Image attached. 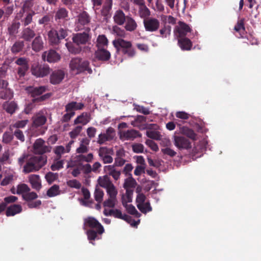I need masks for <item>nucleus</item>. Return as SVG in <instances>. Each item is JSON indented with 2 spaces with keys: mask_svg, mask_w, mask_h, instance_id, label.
<instances>
[{
  "mask_svg": "<svg viewBox=\"0 0 261 261\" xmlns=\"http://www.w3.org/2000/svg\"><path fill=\"white\" fill-rule=\"evenodd\" d=\"M113 44L118 51L121 52L128 57H133L135 55V50L130 41L118 39L113 40Z\"/></svg>",
  "mask_w": 261,
  "mask_h": 261,
  "instance_id": "nucleus-5",
  "label": "nucleus"
},
{
  "mask_svg": "<svg viewBox=\"0 0 261 261\" xmlns=\"http://www.w3.org/2000/svg\"><path fill=\"white\" fill-rule=\"evenodd\" d=\"M183 133L187 137L192 139L193 140H195L196 139L197 135L192 129L184 128L183 129Z\"/></svg>",
  "mask_w": 261,
  "mask_h": 261,
  "instance_id": "nucleus-54",
  "label": "nucleus"
},
{
  "mask_svg": "<svg viewBox=\"0 0 261 261\" xmlns=\"http://www.w3.org/2000/svg\"><path fill=\"white\" fill-rule=\"evenodd\" d=\"M3 107L7 113L11 115L18 109L17 104L14 101L5 102Z\"/></svg>",
  "mask_w": 261,
  "mask_h": 261,
  "instance_id": "nucleus-32",
  "label": "nucleus"
},
{
  "mask_svg": "<svg viewBox=\"0 0 261 261\" xmlns=\"http://www.w3.org/2000/svg\"><path fill=\"white\" fill-rule=\"evenodd\" d=\"M175 146L179 149H188L191 148V143L188 139L181 136H174Z\"/></svg>",
  "mask_w": 261,
  "mask_h": 261,
  "instance_id": "nucleus-14",
  "label": "nucleus"
},
{
  "mask_svg": "<svg viewBox=\"0 0 261 261\" xmlns=\"http://www.w3.org/2000/svg\"><path fill=\"white\" fill-rule=\"evenodd\" d=\"M83 129L82 126H76L72 131L69 133V136L71 138L75 139L80 134L81 132Z\"/></svg>",
  "mask_w": 261,
  "mask_h": 261,
  "instance_id": "nucleus-61",
  "label": "nucleus"
},
{
  "mask_svg": "<svg viewBox=\"0 0 261 261\" xmlns=\"http://www.w3.org/2000/svg\"><path fill=\"white\" fill-rule=\"evenodd\" d=\"M105 216H113L116 218L121 219L123 216L121 211L118 209H111L109 211V214L105 213Z\"/></svg>",
  "mask_w": 261,
  "mask_h": 261,
  "instance_id": "nucleus-48",
  "label": "nucleus"
},
{
  "mask_svg": "<svg viewBox=\"0 0 261 261\" xmlns=\"http://www.w3.org/2000/svg\"><path fill=\"white\" fill-rule=\"evenodd\" d=\"M137 206L138 209L144 214H146L152 211V207L148 201L146 202L144 204H137Z\"/></svg>",
  "mask_w": 261,
  "mask_h": 261,
  "instance_id": "nucleus-45",
  "label": "nucleus"
},
{
  "mask_svg": "<svg viewBox=\"0 0 261 261\" xmlns=\"http://www.w3.org/2000/svg\"><path fill=\"white\" fill-rule=\"evenodd\" d=\"M32 49L35 52H39L44 48V42L42 37L38 35L34 38L31 43Z\"/></svg>",
  "mask_w": 261,
  "mask_h": 261,
  "instance_id": "nucleus-25",
  "label": "nucleus"
},
{
  "mask_svg": "<svg viewBox=\"0 0 261 261\" xmlns=\"http://www.w3.org/2000/svg\"><path fill=\"white\" fill-rule=\"evenodd\" d=\"M47 163L46 155H30L23 166V172L29 173L39 170Z\"/></svg>",
  "mask_w": 261,
  "mask_h": 261,
  "instance_id": "nucleus-2",
  "label": "nucleus"
},
{
  "mask_svg": "<svg viewBox=\"0 0 261 261\" xmlns=\"http://www.w3.org/2000/svg\"><path fill=\"white\" fill-rule=\"evenodd\" d=\"M178 45L182 50H190L192 47V41L187 37L178 38Z\"/></svg>",
  "mask_w": 261,
  "mask_h": 261,
  "instance_id": "nucleus-27",
  "label": "nucleus"
},
{
  "mask_svg": "<svg viewBox=\"0 0 261 261\" xmlns=\"http://www.w3.org/2000/svg\"><path fill=\"white\" fill-rule=\"evenodd\" d=\"M58 178V174L57 173H53L49 172L45 175V179L48 184H51Z\"/></svg>",
  "mask_w": 261,
  "mask_h": 261,
  "instance_id": "nucleus-50",
  "label": "nucleus"
},
{
  "mask_svg": "<svg viewBox=\"0 0 261 261\" xmlns=\"http://www.w3.org/2000/svg\"><path fill=\"white\" fill-rule=\"evenodd\" d=\"M84 105L81 102L71 101L65 106V111L66 112H74V111L82 110Z\"/></svg>",
  "mask_w": 261,
  "mask_h": 261,
  "instance_id": "nucleus-30",
  "label": "nucleus"
},
{
  "mask_svg": "<svg viewBox=\"0 0 261 261\" xmlns=\"http://www.w3.org/2000/svg\"><path fill=\"white\" fill-rule=\"evenodd\" d=\"M113 0H105L100 10V15L106 20L109 19L112 16V9L113 6Z\"/></svg>",
  "mask_w": 261,
  "mask_h": 261,
  "instance_id": "nucleus-15",
  "label": "nucleus"
},
{
  "mask_svg": "<svg viewBox=\"0 0 261 261\" xmlns=\"http://www.w3.org/2000/svg\"><path fill=\"white\" fill-rule=\"evenodd\" d=\"M136 184V180L131 176L125 180L123 187L126 190L129 189L130 188H135Z\"/></svg>",
  "mask_w": 261,
  "mask_h": 261,
  "instance_id": "nucleus-46",
  "label": "nucleus"
},
{
  "mask_svg": "<svg viewBox=\"0 0 261 261\" xmlns=\"http://www.w3.org/2000/svg\"><path fill=\"white\" fill-rule=\"evenodd\" d=\"M123 25L126 31L130 32L135 31L138 28L136 21L130 15H129L126 18L125 23Z\"/></svg>",
  "mask_w": 261,
  "mask_h": 261,
  "instance_id": "nucleus-24",
  "label": "nucleus"
},
{
  "mask_svg": "<svg viewBox=\"0 0 261 261\" xmlns=\"http://www.w3.org/2000/svg\"><path fill=\"white\" fill-rule=\"evenodd\" d=\"M20 26V21L18 17H16L8 24L7 34L10 37L15 38L19 33Z\"/></svg>",
  "mask_w": 261,
  "mask_h": 261,
  "instance_id": "nucleus-12",
  "label": "nucleus"
},
{
  "mask_svg": "<svg viewBox=\"0 0 261 261\" xmlns=\"http://www.w3.org/2000/svg\"><path fill=\"white\" fill-rule=\"evenodd\" d=\"M42 59L49 63H55L61 59V56L56 50L50 49L44 51L42 55Z\"/></svg>",
  "mask_w": 261,
  "mask_h": 261,
  "instance_id": "nucleus-17",
  "label": "nucleus"
},
{
  "mask_svg": "<svg viewBox=\"0 0 261 261\" xmlns=\"http://www.w3.org/2000/svg\"><path fill=\"white\" fill-rule=\"evenodd\" d=\"M36 36V33L33 28L30 27H24L21 32V38L25 41H31Z\"/></svg>",
  "mask_w": 261,
  "mask_h": 261,
  "instance_id": "nucleus-23",
  "label": "nucleus"
},
{
  "mask_svg": "<svg viewBox=\"0 0 261 261\" xmlns=\"http://www.w3.org/2000/svg\"><path fill=\"white\" fill-rule=\"evenodd\" d=\"M192 29L184 21H179L175 27L174 33L177 39L186 37L188 33H191Z\"/></svg>",
  "mask_w": 261,
  "mask_h": 261,
  "instance_id": "nucleus-8",
  "label": "nucleus"
},
{
  "mask_svg": "<svg viewBox=\"0 0 261 261\" xmlns=\"http://www.w3.org/2000/svg\"><path fill=\"white\" fill-rule=\"evenodd\" d=\"M2 90L0 91V98L5 100H10L13 96V93L8 87L1 88Z\"/></svg>",
  "mask_w": 261,
  "mask_h": 261,
  "instance_id": "nucleus-37",
  "label": "nucleus"
},
{
  "mask_svg": "<svg viewBox=\"0 0 261 261\" xmlns=\"http://www.w3.org/2000/svg\"><path fill=\"white\" fill-rule=\"evenodd\" d=\"M69 52L73 55L80 54L82 51V48L80 46L75 45L71 42H68L65 44Z\"/></svg>",
  "mask_w": 261,
  "mask_h": 261,
  "instance_id": "nucleus-38",
  "label": "nucleus"
},
{
  "mask_svg": "<svg viewBox=\"0 0 261 261\" xmlns=\"http://www.w3.org/2000/svg\"><path fill=\"white\" fill-rule=\"evenodd\" d=\"M108 45V40L105 35H99L97 38V48H105Z\"/></svg>",
  "mask_w": 261,
  "mask_h": 261,
  "instance_id": "nucleus-39",
  "label": "nucleus"
},
{
  "mask_svg": "<svg viewBox=\"0 0 261 261\" xmlns=\"http://www.w3.org/2000/svg\"><path fill=\"white\" fill-rule=\"evenodd\" d=\"M24 47L23 40H16L11 47V51L13 54H17L22 51Z\"/></svg>",
  "mask_w": 261,
  "mask_h": 261,
  "instance_id": "nucleus-33",
  "label": "nucleus"
},
{
  "mask_svg": "<svg viewBox=\"0 0 261 261\" xmlns=\"http://www.w3.org/2000/svg\"><path fill=\"white\" fill-rule=\"evenodd\" d=\"M91 115L87 112H83L80 115L78 116L74 120V124H82L86 125L91 120Z\"/></svg>",
  "mask_w": 261,
  "mask_h": 261,
  "instance_id": "nucleus-29",
  "label": "nucleus"
},
{
  "mask_svg": "<svg viewBox=\"0 0 261 261\" xmlns=\"http://www.w3.org/2000/svg\"><path fill=\"white\" fill-rule=\"evenodd\" d=\"M34 14V12L28 13L26 16L22 19L21 21L24 27H26L32 23L33 21V16Z\"/></svg>",
  "mask_w": 261,
  "mask_h": 261,
  "instance_id": "nucleus-47",
  "label": "nucleus"
},
{
  "mask_svg": "<svg viewBox=\"0 0 261 261\" xmlns=\"http://www.w3.org/2000/svg\"><path fill=\"white\" fill-rule=\"evenodd\" d=\"M68 32L66 27L59 24L55 28H52L47 34L49 44L53 46L59 45L61 40L68 36Z\"/></svg>",
  "mask_w": 261,
  "mask_h": 261,
  "instance_id": "nucleus-3",
  "label": "nucleus"
},
{
  "mask_svg": "<svg viewBox=\"0 0 261 261\" xmlns=\"http://www.w3.org/2000/svg\"><path fill=\"white\" fill-rule=\"evenodd\" d=\"M60 193L59 186L57 185H54L47 190L46 194L49 197H52L59 195Z\"/></svg>",
  "mask_w": 261,
  "mask_h": 261,
  "instance_id": "nucleus-42",
  "label": "nucleus"
},
{
  "mask_svg": "<svg viewBox=\"0 0 261 261\" xmlns=\"http://www.w3.org/2000/svg\"><path fill=\"white\" fill-rule=\"evenodd\" d=\"M65 152V147L61 145L56 146L54 150V153L57 155L58 159H60L61 158L62 154Z\"/></svg>",
  "mask_w": 261,
  "mask_h": 261,
  "instance_id": "nucleus-62",
  "label": "nucleus"
},
{
  "mask_svg": "<svg viewBox=\"0 0 261 261\" xmlns=\"http://www.w3.org/2000/svg\"><path fill=\"white\" fill-rule=\"evenodd\" d=\"M69 67L71 70L75 72L76 74L85 71H87L89 74L92 73V70L90 67L89 62L81 58H72L70 62Z\"/></svg>",
  "mask_w": 261,
  "mask_h": 261,
  "instance_id": "nucleus-4",
  "label": "nucleus"
},
{
  "mask_svg": "<svg viewBox=\"0 0 261 261\" xmlns=\"http://www.w3.org/2000/svg\"><path fill=\"white\" fill-rule=\"evenodd\" d=\"M98 155L100 159H102L104 156L108 154H112L113 150L112 148H110L107 147H100L98 150Z\"/></svg>",
  "mask_w": 261,
  "mask_h": 261,
  "instance_id": "nucleus-44",
  "label": "nucleus"
},
{
  "mask_svg": "<svg viewBox=\"0 0 261 261\" xmlns=\"http://www.w3.org/2000/svg\"><path fill=\"white\" fill-rule=\"evenodd\" d=\"M125 208L127 212L132 215H134L136 217L139 218L140 217L141 214L137 211L135 207L132 204H128L127 203L123 205Z\"/></svg>",
  "mask_w": 261,
  "mask_h": 261,
  "instance_id": "nucleus-43",
  "label": "nucleus"
},
{
  "mask_svg": "<svg viewBox=\"0 0 261 261\" xmlns=\"http://www.w3.org/2000/svg\"><path fill=\"white\" fill-rule=\"evenodd\" d=\"M138 6H139L138 10L139 16L141 18L144 19V20L149 18V16L150 15V11L145 5V3Z\"/></svg>",
  "mask_w": 261,
  "mask_h": 261,
  "instance_id": "nucleus-36",
  "label": "nucleus"
},
{
  "mask_svg": "<svg viewBox=\"0 0 261 261\" xmlns=\"http://www.w3.org/2000/svg\"><path fill=\"white\" fill-rule=\"evenodd\" d=\"M13 135L14 136H15L16 138L19 140L21 142H24L25 136L22 131L20 129H15V130L13 132Z\"/></svg>",
  "mask_w": 261,
  "mask_h": 261,
  "instance_id": "nucleus-58",
  "label": "nucleus"
},
{
  "mask_svg": "<svg viewBox=\"0 0 261 261\" xmlns=\"http://www.w3.org/2000/svg\"><path fill=\"white\" fill-rule=\"evenodd\" d=\"M47 87L44 86L39 87L30 86L27 88L28 92L33 97L41 95L46 91Z\"/></svg>",
  "mask_w": 261,
  "mask_h": 261,
  "instance_id": "nucleus-26",
  "label": "nucleus"
},
{
  "mask_svg": "<svg viewBox=\"0 0 261 261\" xmlns=\"http://www.w3.org/2000/svg\"><path fill=\"white\" fill-rule=\"evenodd\" d=\"M91 17L89 13L83 11L77 16L75 22L76 27L78 31L85 30L88 32H90V28L88 27L91 22Z\"/></svg>",
  "mask_w": 261,
  "mask_h": 261,
  "instance_id": "nucleus-6",
  "label": "nucleus"
},
{
  "mask_svg": "<svg viewBox=\"0 0 261 261\" xmlns=\"http://www.w3.org/2000/svg\"><path fill=\"white\" fill-rule=\"evenodd\" d=\"M22 211V207L19 204H14L7 207L6 215L7 217L13 216Z\"/></svg>",
  "mask_w": 261,
  "mask_h": 261,
  "instance_id": "nucleus-31",
  "label": "nucleus"
},
{
  "mask_svg": "<svg viewBox=\"0 0 261 261\" xmlns=\"http://www.w3.org/2000/svg\"><path fill=\"white\" fill-rule=\"evenodd\" d=\"M133 191L130 189H126L125 195H123L121 198L122 204L124 205L132 201Z\"/></svg>",
  "mask_w": 261,
  "mask_h": 261,
  "instance_id": "nucleus-40",
  "label": "nucleus"
},
{
  "mask_svg": "<svg viewBox=\"0 0 261 261\" xmlns=\"http://www.w3.org/2000/svg\"><path fill=\"white\" fill-rule=\"evenodd\" d=\"M128 15H126L122 9H119L115 11L113 18L115 24L123 25Z\"/></svg>",
  "mask_w": 261,
  "mask_h": 261,
  "instance_id": "nucleus-20",
  "label": "nucleus"
},
{
  "mask_svg": "<svg viewBox=\"0 0 261 261\" xmlns=\"http://www.w3.org/2000/svg\"><path fill=\"white\" fill-rule=\"evenodd\" d=\"M146 136L151 139L159 140L160 139L161 135L159 132L154 130H147Z\"/></svg>",
  "mask_w": 261,
  "mask_h": 261,
  "instance_id": "nucleus-60",
  "label": "nucleus"
},
{
  "mask_svg": "<svg viewBox=\"0 0 261 261\" xmlns=\"http://www.w3.org/2000/svg\"><path fill=\"white\" fill-rule=\"evenodd\" d=\"M234 30L236 32H239L240 34L244 33L245 31V29L244 26V20L243 19L238 20L237 24L234 26Z\"/></svg>",
  "mask_w": 261,
  "mask_h": 261,
  "instance_id": "nucleus-49",
  "label": "nucleus"
},
{
  "mask_svg": "<svg viewBox=\"0 0 261 261\" xmlns=\"http://www.w3.org/2000/svg\"><path fill=\"white\" fill-rule=\"evenodd\" d=\"M55 19L56 21L60 22V20H68V11L65 8H59L55 15Z\"/></svg>",
  "mask_w": 261,
  "mask_h": 261,
  "instance_id": "nucleus-28",
  "label": "nucleus"
},
{
  "mask_svg": "<svg viewBox=\"0 0 261 261\" xmlns=\"http://www.w3.org/2000/svg\"><path fill=\"white\" fill-rule=\"evenodd\" d=\"M99 185L106 189L107 193L110 198H116L117 190L107 175L99 177L98 179Z\"/></svg>",
  "mask_w": 261,
  "mask_h": 261,
  "instance_id": "nucleus-7",
  "label": "nucleus"
},
{
  "mask_svg": "<svg viewBox=\"0 0 261 261\" xmlns=\"http://www.w3.org/2000/svg\"><path fill=\"white\" fill-rule=\"evenodd\" d=\"M145 31L149 32H156L160 28V22L159 19L153 17H149L143 20Z\"/></svg>",
  "mask_w": 261,
  "mask_h": 261,
  "instance_id": "nucleus-10",
  "label": "nucleus"
},
{
  "mask_svg": "<svg viewBox=\"0 0 261 261\" xmlns=\"http://www.w3.org/2000/svg\"><path fill=\"white\" fill-rule=\"evenodd\" d=\"M65 76V73L62 70L54 71L50 75V82L53 85L60 84Z\"/></svg>",
  "mask_w": 261,
  "mask_h": 261,
  "instance_id": "nucleus-21",
  "label": "nucleus"
},
{
  "mask_svg": "<svg viewBox=\"0 0 261 261\" xmlns=\"http://www.w3.org/2000/svg\"><path fill=\"white\" fill-rule=\"evenodd\" d=\"M160 37L162 38H167L171 35V27L170 25L165 24L160 30Z\"/></svg>",
  "mask_w": 261,
  "mask_h": 261,
  "instance_id": "nucleus-41",
  "label": "nucleus"
},
{
  "mask_svg": "<svg viewBox=\"0 0 261 261\" xmlns=\"http://www.w3.org/2000/svg\"><path fill=\"white\" fill-rule=\"evenodd\" d=\"M33 149L36 154L43 155L42 154L45 153L50 152L51 147L49 146L45 145V141L43 139L39 138L37 139L34 143Z\"/></svg>",
  "mask_w": 261,
  "mask_h": 261,
  "instance_id": "nucleus-11",
  "label": "nucleus"
},
{
  "mask_svg": "<svg viewBox=\"0 0 261 261\" xmlns=\"http://www.w3.org/2000/svg\"><path fill=\"white\" fill-rule=\"evenodd\" d=\"M63 168V161L60 160L54 162L50 166L52 171L59 170Z\"/></svg>",
  "mask_w": 261,
  "mask_h": 261,
  "instance_id": "nucleus-63",
  "label": "nucleus"
},
{
  "mask_svg": "<svg viewBox=\"0 0 261 261\" xmlns=\"http://www.w3.org/2000/svg\"><path fill=\"white\" fill-rule=\"evenodd\" d=\"M90 140L87 138H83L81 142L79 147H78L76 152L77 153H85L89 151L88 146L90 143Z\"/></svg>",
  "mask_w": 261,
  "mask_h": 261,
  "instance_id": "nucleus-34",
  "label": "nucleus"
},
{
  "mask_svg": "<svg viewBox=\"0 0 261 261\" xmlns=\"http://www.w3.org/2000/svg\"><path fill=\"white\" fill-rule=\"evenodd\" d=\"M90 32L85 31L83 33H79L73 35L72 38L73 43L77 46L84 45L89 42L91 40Z\"/></svg>",
  "mask_w": 261,
  "mask_h": 261,
  "instance_id": "nucleus-9",
  "label": "nucleus"
},
{
  "mask_svg": "<svg viewBox=\"0 0 261 261\" xmlns=\"http://www.w3.org/2000/svg\"><path fill=\"white\" fill-rule=\"evenodd\" d=\"M132 149L135 153H142L144 151V146L141 143H135L132 145Z\"/></svg>",
  "mask_w": 261,
  "mask_h": 261,
  "instance_id": "nucleus-64",
  "label": "nucleus"
},
{
  "mask_svg": "<svg viewBox=\"0 0 261 261\" xmlns=\"http://www.w3.org/2000/svg\"><path fill=\"white\" fill-rule=\"evenodd\" d=\"M104 195L103 191L99 188L95 189L94 192V198L95 200L98 203H101L102 201Z\"/></svg>",
  "mask_w": 261,
  "mask_h": 261,
  "instance_id": "nucleus-53",
  "label": "nucleus"
},
{
  "mask_svg": "<svg viewBox=\"0 0 261 261\" xmlns=\"http://www.w3.org/2000/svg\"><path fill=\"white\" fill-rule=\"evenodd\" d=\"M28 122L29 120L27 119L18 120L15 122L14 124H13L12 127L16 129H20V128H24L27 125Z\"/></svg>",
  "mask_w": 261,
  "mask_h": 261,
  "instance_id": "nucleus-55",
  "label": "nucleus"
},
{
  "mask_svg": "<svg viewBox=\"0 0 261 261\" xmlns=\"http://www.w3.org/2000/svg\"><path fill=\"white\" fill-rule=\"evenodd\" d=\"M84 225L90 228L86 232L88 239L90 241L99 239L98 235L101 234L105 231L102 225L92 217H88L84 219Z\"/></svg>",
  "mask_w": 261,
  "mask_h": 261,
  "instance_id": "nucleus-1",
  "label": "nucleus"
},
{
  "mask_svg": "<svg viewBox=\"0 0 261 261\" xmlns=\"http://www.w3.org/2000/svg\"><path fill=\"white\" fill-rule=\"evenodd\" d=\"M115 137L114 129L111 127H109L106 133H101L98 135L97 142L100 145L103 144L106 142L111 141Z\"/></svg>",
  "mask_w": 261,
  "mask_h": 261,
  "instance_id": "nucleus-18",
  "label": "nucleus"
},
{
  "mask_svg": "<svg viewBox=\"0 0 261 261\" xmlns=\"http://www.w3.org/2000/svg\"><path fill=\"white\" fill-rule=\"evenodd\" d=\"M33 6V0H25L23 2L22 10L23 12L29 11Z\"/></svg>",
  "mask_w": 261,
  "mask_h": 261,
  "instance_id": "nucleus-59",
  "label": "nucleus"
},
{
  "mask_svg": "<svg viewBox=\"0 0 261 261\" xmlns=\"http://www.w3.org/2000/svg\"><path fill=\"white\" fill-rule=\"evenodd\" d=\"M22 197L24 200L28 201V202L32 201L34 199H36L38 197L37 194L34 192H29L23 194Z\"/></svg>",
  "mask_w": 261,
  "mask_h": 261,
  "instance_id": "nucleus-52",
  "label": "nucleus"
},
{
  "mask_svg": "<svg viewBox=\"0 0 261 261\" xmlns=\"http://www.w3.org/2000/svg\"><path fill=\"white\" fill-rule=\"evenodd\" d=\"M32 127L35 129L44 125L47 121V118L43 112H40L32 117Z\"/></svg>",
  "mask_w": 261,
  "mask_h": 261,
  "instance_id": "nucleus-16",
  "label": "nucleus"
},
{
  "mask_svg": "<svg viewBox=\"0 0 261 261\" xmlns=\"http://www.w3.org/2000/svg\"><path fill=\"white\" fill-rule=\"evenodd\" d=\"M13 138V133L6 132L3 135V142L5 144H9L12 141Z\"/></svg>",
  "mask_w": 261,
  "mask_h": 261,
  "instance_id": "nucleus-51",
  "label": "nucleus"
},
{
  "mask_svg": "<svg viewBox=\"0 0 261 261\" xmlns=\"http://www.w3.org/2000/svg\"><path fill=\"white\" fill-rule=\"evenodd\" d=\"M112 33L119 37H124L125 32L124 30L117 25H114L112 27Z\"/></svg>",
  "mask_w": 261,
  "mask_h": 261,
  "instance_id": "nucleus-56",
  "label": "nucleus"
},
{
  "mask_svg": "<svg viewBox=\"0 0 261 261\" xmlns=\"http://www.w3.org/2000/svg\"><path fill=\"white\" fill-rule=\"evenodd\" d=\"M95 57L99 61H107L111 58V54L105 48H97L95 53Z\"/></svg>",
  "mask_w": 261,
  "mask_h": 261,
  "instance_id": "nucleus-22",
  "label": "nucleus"
},
{
  "mask_svg": "<svg viewBox=\"0 0 261 261\" xmlns=\"http://www.w3.org/2000/svg\"><path fill=\"white\" fill-rule=\"evenodd\" d=\"M31 71L36 77H43L50 73V69L47 65H36L32 66Z\"/></svg>",
  "mask_w": 261,
  "mask_h": 261,
  "instance_id": "nucleus-13",
  "label": "nucleus"
},
{
  "mask_svg": "<svg viewBox=\"0 0 261 261\" xmlns=\"http://www.w3.org/2000/svg\"><path fill=\"white\" fill-rule=\"evenodd\" d=\"M30 190L28 186L25 184H19L17 186V194H25Z\"/></svg>",
  "mask_w": 261,
  "mask_h": 261,
  "instance_id": "nucleus-57",
  "label": "nucleus"
},
{
  "mask_svg": "<svg viewBox=\"0 0 261 261\" xmlns=\"http://www.w3.org/2000/svg\"><path fill=\"white\" fill-rule=\"evenodd\" d=\"M29 181L31 183L33 189L36 190H39L41 187V184L39 176L33 174L29 177Z\"/></svg>",
  "mask_w": 261,
  "mask_h": 261,
  "instance_id": "nucleus-35",
  "label": "nucleus"
},
{
  "mask_svg": "<svg viewBox=\"0 0 261 261\" xmlns=\"http://www.w3.org/2000/svg\"><path fill=\"white\" fill-rule=\"evenodd\" d=\"M120 138L121 140H134L138 137H141L142 135L140 132L134 129L126 131L120 130Z\"/></svg>",
  "mask_w": 261,
  "mask_h": 261,
  "instance_id": "nucleus-19",
  "label": "nucleus"
}]
</instances>
